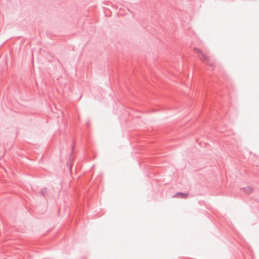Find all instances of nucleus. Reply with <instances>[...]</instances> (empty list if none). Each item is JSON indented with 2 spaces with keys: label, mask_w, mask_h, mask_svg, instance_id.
I'll return each instance as SVG.
<instances>
[{
  "label": "nucleus",
  "mask_w": 259,
  "mask_h": 259,
  "mask_svg": "<svg viewBox=\"0 0 259 259\" xmlns=\"http://www.w3.org/2000/svg\"><path fill=\"white\" fill-rule=\"evenodd\" d=\"M181 196L183 198H186L187 197V194H183V193H177L176 194V196Z\"/></svg>",
  "instance_id": "obj_2"
},
{
  "label": "nucleus",
  "mask_w": 259,
  "mask_h": 259,
  "mask_svg": "<svg viewBox=\"0 0 259 259\" xmlns=\"http://www.w3.org/2000/svg\"><path fill=\"white\" fill-rule=\"evenodd\" d=\"M244 190L246 193H250L253 191V189L250 187H247L244 188Z\"/></svg>",
  "instance_id": "obj_1"
},
{
  "label": "nucleus",
  "mask_w": 259,
  "mask_h": 259,
  "mask_svg": "<svg viewBox=\"0 0 259 259\" xmlns=\"http://www.w3.org/2000/svg\"><path fill=\"white\" fill-rule=\"evenodd\" d=\"M194 51L198 54H202V51L199 49L195 48Z\"/></svg>",
  "instance_id": "obj_3"
}]
</instances>
